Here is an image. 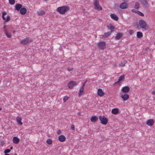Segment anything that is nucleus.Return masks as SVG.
I'll list each match as a JSON object with an SVG mask.
<instances>
[{
	"instance_id": "49",
	"label": "nucleus",
	"mask_w": 155,
	"mask_h": 155,
	"mask_svg": "<svg viewBox=\"0 0 155 155\" xmlns=\"http://www.w3.org/2000/svg\"><path fill=\"white\" fill-rule=\"evenodd\" d=\"M45 1H47L48 0H44Z\"/></svg>"
},
{
	"instance_id": "27",
	"label": "nucleus",
	"mask_w": 155,
	"mask_h": 155,
	"mask_svg": "<svg viewBox=\"0 0 155 155\" xmlns=\"http://www.w3.org/2000/svg\"><path fill=\"white\" fill-rule=\"evenodd\" d=\"M84 88L81 87L79 91V92L78 93L79 95V96L82 95L83 94V92H84Z\"/></svg>"
},
{
	"instance_id": "33",
	"label": "nucleus",
	"mask_w": 155,
	"mask_h": 155,
	"mask_svg": "<svg viewBox=\"0 0 155 155\" xmlns=\"http://www.w3.org/2000/svg\"><path fill=\"white\" fill-rule=\"evenodd\" d=\"M109 30L110 31H111V32L112 31H114V27L113 26H110L109 27Z\"/></svg>"
},
{
	"instance_id": "1",
	"label": "nucleus",
	"mask_w": 155,
	"mask_h": 155,
	"mask_svg": "<svg viewBox=\"0 0 155 155\" xmlns=\"http://www.w3.org/2000/svg\"><path fill=\"white\" fill-rule=\"evenodd\" d=\"M69 7L67 6H62L57 8V12L61 14H64L69 10Z\"/></svg>"
},
{
	"instance_id": "23",
	"label": "nucleus",
	"mask_w": 155,
	"mask_h": 155,
	"mask_svg": "<svg viewBox=\"0 0 155 155\" xmlns=\"http://www.w3.org/2000/svg\"><path fill=\"white\" fill-rule=\"evenodd\" d=\"M137 36L138 38H140L143 36L142 32L140 31H138L137 33Z\"/></svg>"
},
{
	"instance_id": "22",
	"label": "nucleus",
	"mask_w": 155,
	"mask_h": 155,
	"mask_svg": "<svg viewBox=\"0 0 155 155\" xmlns=\"http://www.w3.org/2000/svg\"><path fill=\"white\" fill-rule=\"evenodd\" d=\"M111 18L115 20H117L118 17L115 15L114 14H111L110 15Z\"/></svg>"
},
{
	"instance_id": "4",
	"label": "nucleus",
	"mask_w": 155,
	"mask_h": 155,
	"mask_svg": "<svg viewBox=\"0 0 155 155\" xmlns=\"http://www.w3.org/2000/svg\"><path fill=\"white\" fill-rule=\"evenodd\" d=\"M97 45L99 49L103 50L106 48V43L105 41L99 42L97 43Z\"/></svg>"
},
{
	"instance_id": "13",
	"label": "nucleus",
	"mask_w": 155,
	"mask_h": 155,
	"mask_svg": "<svg viewBox=\"0 0 155 155\" xmlns=\"http://www.w3.org/2000/svg\"><path fill=\"white\" fill-rule=\"evenodd\" d=\"M111 34V31H109L106 32L101 37L102 38H105L107 37L108 36L110 35Z\"/></svg>"
},
{
	"instance_id": "21",
	"label": "nucleus",
	"mask_w": 155,
	"mask_h": 155,
	"mask_svg": "<svg viewBox=\"0 0 155 155\" xmlns=\"http://www.w3.org/2000/svg\"><path fill=\"white\" fill-rule=\"evenodd\" d=\"M37 13L38 15L41 16L45 14V12L43 10H39L37 12Z\"/></svg>"
},
{
	"instance_id": "35",
	"label": "nucleus",
	"mask_w": 155,
	"mask_h": 155,
	"mask_svg": "<svg viewBox=\"0 0 155 155\" xmlns=\"http://www.w3.org/2000/svg\"><path fill=\"white\" fill-rule=\"evenodd\" d=\"M138 15H139L141 16H144V14L141 12L139 11H137V13Z\"/></svg>"
},
{
	"instance_id": "17",
	"label": "nucleus",
	"mask_w": 155,
	"mask_h": 155,
	"mask_svg": "<svg viewBox=\"0 0 155 155\" xmlns=\"http://www.w3.org/2000/svg\"><path fill=\"white\" fill-rule=\"evenodd\" d=\"M22 5L21 4H17L15 5V8L16 10L19 11L20 10V9L22 8Z\"/></svg>"
},
{
	"instance_id": "47",
	"label": "nucleus",
	"mask_w": 155,
	"mask_h": 155,
	"mask_svg": "<svg viewBox=\"0 0 155 155\" xmlns=\"http://www.w3.org/2000/svg\"><path fill=\"white\" fill-rule=\"evenodd\" d=\"M12 148H13V147H10V149H12Z\"/></svg>"
},
{
	"instance_id": "7",
	"label": "nucleus",
	"mask_w": 155,
	"mask_h": 155,
	"mask_svg": "<svg viewBox=\"0 0 155 155\" xmlns=\"http://www.w3.org/2000/svg\"><path fill=\"white\" fill-rule=\"evenodd\" d=\"M7 15V13L6 12H4L2 13V18L3 20L5 21V22H7L9 21L10 19V16H8L6 18L5 16Z\"/></svg>"
},
{
	"instance_id": "12",
	"label": "nucleus",
	"mask_w": 155,
	"mask_h": 155,
	"mask_svg": "<svg viewBox=\"0 0 155 155\" xmlns=\"http://www.w3.org/2000/svg\"><path fill=\"white\" fill-rule=\"evenodd\" d=\"M123 34L121 33H118L116 34L115 37L116 40H119L123 36Z\"/></svg>"
},
{
	"instance_id": "37",
	"label": "nucleus",
	"mask_w": 155,
	"mask_h": 155,
	"mask_svg": "<svg viewBox=\"0 0 155 155\" xmlns=\"http://www.w3.org/2000/svg\"><path fill=\"white\" fill-rule=\"evenodd\" d=\"M10 150L9 149H5L4 151V153L6 154H7L8 153H9L10 151Z\"/></svg>"
},
{
	"instance_id": "18",
	"label": "nucleus",
	"mask_w": 155,
	"mask_h": 155,
	"mask_svg": "<svg viewBox=\"0 0 155 155\" xmlns=\"http://www.w3.org/2000/svg\"><path fill=\"white\" fill-rule=\"evenodd\" d=\"M97 94L100 96H102L104 95V93L101 89H98L97 90Z\"/></svg>"
},
{
	"instance_id": "5",
	"label": "nucleus",
	"mask_w": 155,
	"mask_h": 155,
	"mask_svg": "<svg viewBox=\"0 0 155 155\" xmlns=\"http://www.w3.org/2000/svg\"><path fill=\"white\" fill-rule=\"evenodd\" d=\"M139 24L142 28L146 29L147 28V25L145 21L142 20H140L139 21Z\"/></svg>"
},
{
	"instance_id": "11",
	"label": "nucleus",
	"mask_w": 155,
	"mask_h": 155,
	"mask_svg": "<svg viewBox=\"0 0 155 155\" xmlns=\"http://www.w3.org/2000/svg\"><path fill=\"white\" fill-rule=\"evenodd\" d=\"M121 97L124 101H126L129 98V96L128 94L124 93V94L121 95Z\"/></svg>"
},
{
	"instance_id": "2",
	"label": "nucleus",
	"mask_w": 155,
	"mask_h": 155,
	"mask_svg": "<svg viewBox=\"0 0 155 155\" xmlns=\"http://www.w3.org/2000/svg\"><path fill=\"white\" fill-rule=\"evenodd\" d=\"M31 40L28 38H26L21 39L20 41V43L23 45H28L31 42Z\"/></svg>"
},
{
	"instance_id": "19",
	"label": "nucleus",
	"mask_w": 155,
	"mask_h": 155,
	"mask_svg": "<svg viewBox=\"0 0 155 155\" xmlns=\"http://www.w3.org/2000/svg\"><path fill=\"white\" fill-rule=\"evenodd\" d=\"M20 140L17 137H15L13 138V142L14 143L18 144Z\"/></svg>"
},
{
	"instance_id": "52",
	"label": "nucleus",
	"mask_w": 155,
	"mask_h": 155,
	"mask_svg": "<svg viewBox=\"0 0 155 155\" xmlns=\"http://www.w3.org/2000/svg\"><path fill=\"white\" fill-rule=\"evenodd\" d=\"M15 155H17L16 154H15Z\"/></svg>"
},
{
	"instance_id": "39",
	"label": "nucleus",
	"mask_w": 155,
	"mask_h": 155,
	"mask_svg": "<svg viewBox=\"0 0 155 155\" xmlns=\"http://www.w3.org/2000/svg\"><path fill=\"white\" fill-rule=\"evenodd\" d=\"M71 128L73 130H75L74 125L73 124L71 126Z\"/></svg>"
},
{
	"instance_id": "26",
	"label": "nucleus",
	"mask_w": 155,
	"mask_h": 155,
	"mask_svg": "<svg viewBox=\"0 0 155 155\" xmlns=\"http://www.w3.org/2000/svg\"><path fill=\"white\" fill-rule=\"evenodd\" d=\"M4 32L8 38H10L11 37L12 35L8 33V31L6 29H4Z\"/></svg>"
},
{
	"instance_id": "28",
	"label": "nucleus",
	"mask_w": 155,
	"mask_h": 155,
	"mask_svg": "<svg viewBox=\"0 0 155 155\" xmlns=\"http://www.w3.org/2000/svg\"><path fill=\"white\" fill-rule=\"evenodd\" d=\"M46 142L48 144H51L52 143V140L51 139H49L47 140Z\"/></svg>"
},
{
	"instance_id": "40",
	"label": "nucleus",
	"mask_w": 155,
	"mask_h": 155,
	"mask_svg": "<svg viewBox=\"0 0 155 155\" xmlns=\"http://www.w3.org/2000/svg\"><path fill=\"white\" fill-rule=\"evenodd\" d=\"M131 11H132V12H133L137 13V12L138 11H137L135 9H132Z\"/></svg>"
},
{
	"instance_id": "24",
	"label": "nucleus",
	"mask_w": 155,
	"mask_h": 155,
	"mask_svg": "<svg viewBox=\"0 0 155 155\" xmlns=\"http://www.w3.org/2000/svg\"><path fill=\"white\" fill-rule=\"evenodd\" d=\"M21 117H17L16 118V120L18 124L21 125L22 124V123L21 121Z\"/></svg>"
},
{
	"instance_id": "50",
	"label": "nucleus",
	"mask_w": 155,
	"mask_h": 155,
	"mask_svg": "<svg viewBox=\"0 0 155 155\" xmlns=\"http://www.w3.org/2000/svg\"><path fill=\"white\" fill-rule=\"evenodd\" d=\"M2 110V108H0V110Z\"/></svg>"
},
{
	"instance_id": "6",
	"label": "nucleus",
	"mask_w": 155,
	"mask_h": 155,
	"mask_svg": "<svg viewBox=\"0 0 155 155\" xmlns=\"http://www.w3.org/2000/svg\"><path fill=\"white\" fill-rule=\"evenodd\" d=\"M99 118L102 124L106 125L107 123L108 120L107 118L104 116L102 117L101 116H100L99 117Z\"/></svg>"
},
{
	"instance_id": "32",
	"label": "nucleus",
	"mask_w": 155,
	"mask_h": 155,
	"mask_svg": "<svg viewBox=\"0 0 155 155\" xmlns=\"http://www.w3.org/2000/svg\"><path fill=\"white\" fill-rule=\"evenodd\" d=\"M127 63V61H124L123 62H122L120 63L119 65L121 67H124L125 65V64Z\"/></svg>"
},
{
	"instance_id": "45",
	"label": "nucleus",
	"mask_w": 155,
	"mask_h": 155,
	"mask_svg": "<svg viewBox=\"0 0 155 155\" xmlns=\"http://www.w3.org/2000/svg\"><path fill=\"white\" fill-rule=\"evenodd\" d=\"M125 2H127L129 0H123Z\"/></svg>"
},
{
	"instance_id": "9",
	"label": "nucleus",
	"mask_w": 155,
	"mask_h": 155,
	"mask_svg": "<svg viewBox=\"0 0 155 155\" xmlns=\"http://www.w3.org/2000/svg\"><path fill=\"white\" fill-rule=\"evenodd\" d=\"M76 83L75 81H71L68 83V87L69 88L72 89L74 86L76 84Z\"/></svg>"
},
{
	"instance_id": "8",
	"label": "nucleus",
	"mask_w": 155,
	"mask_h": 155,
	"mask_svg": "<svg viewBox=\"0 0 155 155\" xmlns=\"http://www.w3.org/2000/svg\"><path fill=\"white\" fill-rule=\"evenodd\" d=\"M130 90L129 87L128 86H126L123 87L121 89V91L124 93H128Z\"/></svg>"
},
{
	"instance_id": "31",
	"label": "nucleus",
	"mask_w": 155,
	"mask_h": 155,
	"mask_svg": "<svg viewBox=\"0 0 155 155\" xmlns=\"http://www.w3.org/2000/svg\"><path fill=\"white\" fill-rule=\"evenodd\" d=\"M142 3L143 5L146 6H148V4L147 1L145 0H143L142 1Z\"/></svg>"
},
{
	"instance_id": "46",
	"label": "nucleus",
	"mask_w": 155,
	"mask_h": 155,
	"mask_svg": "<svg viewBox=\"0 0 155 155\" xmlns=\"http://www.w3.org/2000/svg\"><path fill=\"white\" fill-rule=\"evenodd\" d=\"M5 28V25H4V29H6Z\"/></svg>"
},
{
	"instance_id": "36",
	"label": "nucleus",
	"mask_w": 155,
	"mask_h": 155,
	"mask_svg": "<svg viewBox=\"0 0 155 155\" xmlns=\"http://www.w3.org/2000/svg\"><path fill=\"white\" fill-rule=\"evenodd\" d=\"M68 99V97L67 96H65L63 98V102H65Z\"/></svg>"
},
{
	"instance_id": "10",
	"label": "nucleus",
	"mask_w": 155,
	"mask_h": 155,
	"mask_svg": "<svg viewBox=\"0 0 155 155\" xmlns=\"http://www.w3.org/2000/svg\"><path fill=\"white\" fill-rule=\"evenodd\" d=\"M154 122L153 119H150L147 120L146 124L149 126H151L153 125Z\"/></svg>"
},
{
	"instance_id": "38",
	"label": "nucleus",
	"mask_w": 155,
	"mask_h": 155,
	"mask_svg": "<svg viewBox=\"0 0 155 155\" xmlns=\"http://www.w3.org/2000/svg\"><path fill=\"white\" fill-rule=\"evenodd\" d=\"M128 33L130 35H132L134 33V31L132 30H130L128 31Z\"/></svg>"
},
{
	"instance_id": "44",
	"label": "nucleus",
	"mask_w": 155,
	"mask_h": 155,
	"mask_svg": "<svg viewBox=\"0 0 155 155\" xmlns=\"http://www.w3.org/2000/svg\"><path fill=\"white\" fill-rule=\"evenodd\" d=\"M73 68H68V71H71L72 70Z\"/></svg>"
},
{
	"instance_id": "43",
	"label": "nucleus",
	"mask_w": 155,
	"mask_h": 155,
	"mask_svg": "<svg viewBox=\"0 0 155 155\" xmlns=\"http://www.w3.org/2000/svg\"><path fill=\"white\" fill-rule=\"evenodd\" d=\"M152 93L153 95H155V91H153L152 92Z\"/></svg>"
},
{
	"instance_id": "51",
	"label": "nucleus",
	"mask_w": 155,
	"mask_h": 155,
	"mask_svg": "<svg viewBox=\"0 0 155 155\" xmlns=\"http://www.w3.org/2000/svg\"><path fill=\"white\" fill-rule=\"evenodd\" d=\"M15 31H14L13 32V33H15Z\"/></svg>"
},
{
	"instance_id": "20",
	"label": "nucleus",
	"mask_w": 155,
	"mask_h": 155,
	"mask_svg": "<svg viewBox=\"0 0 155 155\" xmlns=\"http://www.w3.org/2000/svg\"><path fill=\"white\" fill-rule=\"evenodd\" d=\"M98 119V118L96 116H93L91 118V121L92 122H96Z\"/></svg>"
},
{
	"instance_id": "34",
	"label": "nucleus",
	"mask_w": 155,
	"mask_h": 155,
	"mask_svg": "<svg viewBox=\"0 0 155 155\" xmlns=\"http://www.w3.org/2000/svg\"><path fill=\"white\" fill-rule=\"evenodd\" d=\"M9 2L11 5H14L15 3V0H9Z\"/></svg>"
},
{
	"instance_id": "29",
	"label": "nucleus",
	"mask_w": 155,
	"mask_h": 155,
	"mask_svg": "<svg viewBox=\"0 0 155 155\" xmlns=\"http://www.w3.org/2000/svg\"><path fill=\"white\" fill-rule=\"evenodd\" d=\"M139 3L138 2H137L135 4V5L134 6V8L135 9H138L139 8Z\"/></svg>"
},
{
	"instance_id": "48",
	"label": "nucleus",
	"mask_w": 155,
	"mask_h": 155,
	"mask_svg": "<svg viewBox=\"0 0 155 155\" xmlns=\"http://www.w3.org/2000/svg\"><path fill=\"white\" fill-rule=\"evenodd\" d=\"M4 155H9L8 154H5Z\"/></svg>"
},
{
	"instance_id": "15",
	"label": "nucleus",
	"mask_w": 155,
	"mask_h": 155,
	"mask_svg": "<svg viewBox=\"0 0 155 155\" xmlns=\"http://www.w3.org/2000/svg\"><path fill=\"white\" fill-rule=\"evenodd\" d=\"M27 12V10L25 8H22L20 10V13L22 15H24L26 14Z\"/></svg>"
},
{
	"instance_id": "41",
	"label": "nucleus",
	"mask_w": 155,
	"mask_h": 155,
	"mask_svg": "<svg viewBox=\"0 0 155 155\" xmlns=\"http://www.w3.org/2000/svg\"><path fill=\"white\" fill-rule=\"evenodd\" d=\"M57 134L58 135H59L61 134V131L60 130H58L57 131Z\"/></svg>"
},
{
	"instance_id": "25",
	"label": "nucleus",
	"mask_w": 155,
	"mask_h": 155,
	"mask_svg": "<svg viewBox=\"0 0 155 155\" xmlns=\"http://www.w3.org/2000/svg\"><path fill=\"white\" fill-rule=\"evenodd\" d=\"M111 112L114 114H117L118 113V110L117 108H116L113 109L112 110Z\"/></svg>"
},
{
	"instance_id": "14",
	"label": "nucleus",
	"mask_w": 155,
	"mask_h": 155,
	"mask_svg": "<svg viewBox=\"0 0 155 155\" xmlns=\"http://www.w3.org/2000/svg\"><path fill=\"white\" fill-rule=\"evenodd\" d=\"M120 7L122 9H125L127 8V5L126 3L123 2L120 4Z\"/></svg>"
},
{
	"instance_id": "16",
	"label": "nucleus",
	"mask_w": 155,
	"mask_h": 155,
	"mask_svg": "<svg viewBox=\"0 0 155 155\" xmlns=\"http://www.w3.org/2000/svg\"><path fill=\"white\" fill-rule=\"evenodd\" d=\"M66 139L65 137L63 135H61L58 137L59 140L61 142H64Z\"/></svg>"
},
{
	"instance_id": "3",
	"label": "nucleus",
	"mask_w": 155,
	"mask_h": 155,
	"mask_svg": "<svg viewBox=\"0 0 155 155\" xmlns=\"http://www.w3.org/2000/svg\"><path fill=\"white\" fill-rule=\"evenodd\" d=\"M93 2L94 8L96 10L99 11L102 10V7L100 5L98 0H94Z\"/></svg>"
},
{
	"instance_id": "42",
	"label": "nucleus",
	"mask_w": 155,
	"mask_h": 155,
	"mask_svg": "<svg viewBox=\"0 0 155 155\" xmlns=\"http://www.w3.org/2000/svg\"><path fill=\"white\" fill-rule=\"evenodd\" d=\"M87 81H86L85 82H84L82 86L81 87H83L84 88V86L85 85V84L86 83V82Z\"/></svg>"
},
{
	"instance_id": "30",
	"label": "nucleus",
	"mask_w": 155,
	"mask_h": 155,
	"mask_svg": "<svg viewBox=\"0 0 155 155\" xmlns=\"http://www.w3.org/2000/svg\"><path fill=\"white\" fill-rule=\"evenodd\" d=\"M124 75L120 76L119 78L118 81L117 82H120V81H122L124 78Z\"/></svg>"
}]
</instances>
